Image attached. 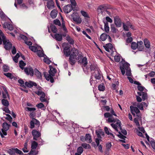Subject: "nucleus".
Returning <instances> with one entry per match:
<instances>
[{
    "instance_id": "4468645a",
    "label": "nucleus",
    "mask_w": 155,
    "mask_h": 155,
    "mask_svg": "<svg viewBox=\"0 0 155 155\" xmlns=\"http://www.w3.org/2000/svg\"><path fill=\"white\" fill-rule=\"evenodd\" d=\"M71 52L70 55L69 56H72L73 57H77L78 54V51L77 49L73 48H72L71 50Z\"/></svg>"
},
{
    "instance_id": "9d476101",
    "label": "nucleus",
    "mask_w": 155,
    "mask_h": 155,
    "mask_svg": "<svg viewBox=\"0 0 155 155\" xmlns=\"http://www.w3.org/2000/svg\"><path fill=\"white\" fill-rule=\"evenodd\" d=\"M33 136V139L37 140V138H38L41 136V133L38 131L35 130H33L31 132Z\"/></svg>"
},
{
    "instance_id": "c756f323",
    "label": "nucleus",
    "mask_w": 155,
    "mask_h": 155,
    "mask_svg": "<svg viewBox=\"0 0 155 155\" xmlns=\"http://www.w3.org/2000/svg\"><path fill=\"white\" fill-rule=\"evenodd\" d=\"M107 7L106 6V5L105 4H103L99 6L98 8H97V10L99 11V10H107Z\"/></svg>"
},
{
    "instance_id": "1a4fd4ad",
    "label": "nucleus",
    "mask_w": 155,
    "mask_h": 155,
    "mask_svg": "<svg viewBox=\"0 0 155 155\" xmlns=\"http://www.w3.org/2000/svg\"><path fill=\"white\" fill-rule=\"evenodd\" d=\"M24 71L25 73L27 75H30L31 76H32L34 75V70L31 67L25 68L24 69Z\"/></svg>"
},
{
    "instance_id": "de8ad7c7",
    "label": "nucleus",
    "mask_w": 155,
    "mask_h": 155,
    "mask_svg": "<svg viewBox=\"0 0 155 155\" xmlns=\"http://www.w3.org/2000/svg\"><path fill=\"white\" fill-rule=\"evenodd\" d=\"M29 48L32 51H34V52H36L38 50L37 48L35 46H29Z\"/></svg>"
},
{
    "instance_id": "39448f33",
    "label": "nucleus",
    "mask_w": 155,
    "mask_h": 155,
    "mask_svg": "<svg viewBox=\"0 0 155 155\" xmlns=\"http://www.w3.org/2000/svg\"><path fill=\"white\" fill-rule=\"evenodd\" d=\"M100 71L99 69H98L95 71L93 72H92V75L91 76L90 80L91 85L92 84V83L93 81L92 79V76H94L96 79L100 80L101 79V75L100 73Z\"/></svg>"
},
{
    "instance_id": "6ab92c4d",
    "label": "nucleus",
    "mask_w": 155,
    "mask_h": 155,
    "mask_svg": "<svg viewBox=\"0 0 155 155\" xmlns=\"http://www.w3.org/2000/svg\"><path fill=\"white\" fill-rule=\"evenodd\" d=\"M137 45V48L139 51H142L143 49V43L142 41H138Z\"/></svg>"
},
{
    "instance_id": "7c9ffc66",
    "label": "nucleus",
    "mask_w": 155,
    "mask_h": 155,
    "mask_svg": "<svg viewBox=\"0 0 155 155\" xmlns=\"http://www.w3.org/2000/svg\"><path fill=\"white\" fill-rule=\"evenodd\" d=\"M66 39L70 44L73 45L74 44V40L69 35H68L66 36Z\"/></svg>"
},
{
    "instance_id": "423d86ee",
    "label": "nucleus",
    "mask_w": 155,
    "mask_h": 155,
    "mask_svg": "<svg viewBox=\"0 0 155 155\" xmlns=\"http://www.w3.org/2000/svg\"><path fill=\"white\" fill-rule=\"evenodd\" d=\"M64 46L63 52L64 55L66 57L69 56L71 53L70 46L68 43H64L63 44Z\"/></svg>"
},
{
    "instance_id": "c9c22d12",
    "label": "nucleus",
    "mask_w": 155,
    "mask_h": 155,
    "mask_svg": "<svg viewBox=\"0 0 155 155\" xmlns=\"http://www.w3.org/2000/svg\"><path fill=\"white\" fill-rule=\"evenodd\" d=\"M45 93H43V94L41 95V96L40 97V100L42 102H46L47 101L46 99L45 98Z\"/></svg>"
},
{
    "instance_id": "e433bc0d",
    "label": "nucleus",
    "mask_w": 155,
    "mask_h": 155,
    "mask_svg": "<svg viewBox=\"0 0 155 155\" xmlns=\"http://www.w3.org/2000/svg\"><path fill=\"white\" fill-rule=\"evenodd\" d=\"M51 28L53 32L56 33L57 32V29L55 25H51Z\"/></svg>"
},
{
    "instance_id": "c85d7f7f",
    "label": "nucleus",
    "mask_w": 155,
    "mask_h": 155,
    "mask_svg": "<svg viewBox=\"0 0 155 155\" xmlns=\"http://www.w3.org/2000/svg\"><path fill=\"white\" fill-rule=\"evenodd\" d=\"M57 15V11L55 10H53L51 12L50 15L53 18H55Z\"/></svg>"
},
{
    "instance_id": "3c124183",
    "label": "nucleus",
    "mask_w": 155,
    "mask_h": 155,
    "mask_svg": "<svg viewBox=\"0 0 155 155\" xmlns=\"http://www.w3.org/2000/svg\"><path fill=\"white\" fill-rule=\"evenodd\" d=\"M15 153L18 154L20 155H22L23 154L22 152L17 148H14Z\"/></svg>"
},
{
    "instance_id": "ea45409f",
    "label": "nucleus",
    "mask_w": 155,
    "mask_h": 155,
    "mask_svg": "<svg viewBox=\"0 0 155 155\" xmlns=\"http://www.w3.org/2000/svg\"><path fill=\"white\" fill-rule=\"evenodd\" d=\"M81 146L85 149H90L91 148L90 145L86 143L82 144Z\"/></svg>"
},
{
    "instance_id": "9b49d317",
    "label": "nucleus",
    "mask_w": 155,
    "mask_h": 155,
    "mask_svg": "<svg viewBox=\"0 0 155 155\" xmlns=\"http://www.w3.org/2000/svg\"><path fill=\"white\" fill-rule=\"evenodd\" d=\"M114 22L117 27H121V21L119 16H117L114 17Z\"/></svg>"
},
{
    "instance_id": "09e8293b",
    "label": "nucleus",
    "mask_w": 155,
    "mask_h": 155,
    "mask_svg": "<svg viewBox=\"0 0 155 155\" xmlns=\"http://www.w3.org/2000/svg\"><path fill=\"white\" fill-rule=\"evenodd\" d=\"M6 15L4 12L1 9H0V17H1L2 19H4Z\"/></svg>"
},
{
    "instance_id": "58836bf2",
    "label": "nucleus",
    "mask_w": 155,
    "mask_h": 155,
    "mask_svg": "<svg viewBox=\"0 0 155 155\" xmlns=\"http://www.w3.org/2000/svg\"><path fill=\"white\" fill-rule=\"evenodd\" d=\"M107 121L108 123H115L116 121V119H114L112 117H111L108 118Z\"/></svg>"
},
{
    "instance_id": "6e6552de",
    "label": "nucleus",
    "mask_w": 155,
    "mask_h": 155,
    "mask_svg": "<svg viewBox=\"0 0 155 155\" xmlns=\"http://www.w3.org/2000/svg\"><path fill=\"white\" fill-rule=\"evenodd\" d=\"M3 41L4 45H5V49L7 50H10L12 46V43L8 41H7L6 38L3 40Z\"/></svg>"
},
{
    "instance_id": "aec40b11",
    "label": "nucleus",
    "mask_w": 155,
    "mask_h": 155,
    "mask_svg": "<svg viewBox=\"0 0 155 155\" xmlns=\"http://www.w3.org/2000/svg\"><path fill=\"white\" fill-rule=\"evenodd\" d=\"M96 133L97 136V137L98 138L100 139L102 138L101 137V136H104V134L103 131L101 129H100L98 130H96Z\"/></svg>"
},
{
    "instance_id": "13d9d810",
    "label": "nucleus",
    "mask_w": 155,
    "mask_h": 155,
    "mask_svg": "<svg viewBox=\"0 0 155 155\" xmlns=\"http://www.w3.org/2000/svg\"><path fill=\"white\" fill-rule=\"evenodd\" d=\"M37 52V54L38 55L39 57H43L44 55V54L42 51L40 50H38L36 51Z\"/></svg>"
},
{
    "instance_id": "052dcab7",
    "label": "nucleus",
    "mask_w": 155,
    "mask_h": 155,
    "mask_svg": "<svg viewBox=\"0 0 155 155\" xmlns=\"http://www.w3.org/2000/svg\"><path fill=\"white\" fill-rule=\"evenodd\" d=\"M104 117L105 118H109L110 117H112V114L109 112H106L104 114Z\"/></svg>"
},
{
    "instance_id": "0eeeda50",
    "label": "nucleus",
    "mask_w": 155,
    "mask_h": 155,
    "mask_svg": "<svg viewBox=\"0 0 155 155\" xmlns=\"http://www.w3.org/2000/svg\"><path fill=\"white\" fill-rule=\"evenodd\" d=\"M73 20L75 21L77 24H80L82 20L77 13H73L71 15Z\"/></svg>"
},
{
    "instance_id": "69168bd1",
    "label": "nucleus",
    "mask_w": 155,
    "mask_h": 155,
    "mask_svg": "<svg viewBox=\"0 0 155 155\" xmlns=\"http://www.w3.org/2000/svg\"><path fill=\"white\" fill-rule=\"evenodd\" d=\"M110 125L117 132L118 131L117 127L116 124H114L112 123Z\"/></svg>"
},
{
    "instance_id": "f3484780",
    "label": "nucleus",
    "mask_w": 155,
    "mask_h": 155,
    "mask_svg": "<svg viewBox=\"0 0 155 155\" xmlns=\"http://www.w3.org/2000/svg\"><path fill=\"white\" fill-rule=\"evenodd\" d=\"M77 60V57L70 56L69 61L72 65H74L76 62Z\"/></svg>"
},
{
    "instance_id": "cd10ccee",
    "label": "nucleus",
    "mask_w": 155,
    "mask_h": 155,
    "mask_svg": "<svg viewBox=\"0 0 155 155\" xmlns=\"http://www.w3.org/2000/svg\"><path fill=\"white\" fill-rule=\"evenodd\" d=\"M104 30L107 33L109 32V28L108 26V23L107 22H105L104 21Z\"/></svg>"
},
{
    "instance_id": "338daca9",
    "label": "nucleus",
    "mask_w": 155,
    "mask_h": 155,
    "mask_svg": "<svg viewBox=\"0 0 155 155\" xmlns=\"http://www.w3.org/2000/svg\"><path fill=\"white\" fill-rule=\"evenodd\" d=\"M3 110L7 113L11 114V111L9 110L8 108V107H5L3 109Z\"/></svg>"
},
{
    "instance_id": "2f4dec72",
    "label": "nucleus",
    "mask_w": 155,
    "mask_h": 155,
    "mask_svg": "<svg viewBox=\"0 0 155 155\" xmlns=\"http://www.w3.org/2000/svg\"><path fill=\"white\" fill-rule=\"evenodd\" d=\"M144 43L145 46L147 48H149L150 46V41L146 38L144 40Z\"/></svg>"
},
{
    "instance_id": "864d4df0",
    "label": "nucleus",
    "mask_w": 155,
    "mask_h": 155,
    "mask_svg": "<svg viewBox=\"0 0 155 155\" xmlns=\"http://www.w3.org/2000/svg\"><path fill=\"white\" fill-rule=\"evenodd\" d=\"M18 82L21 84V86L24 87H25V85H24V81L21 79H20L18 81Z\"/></svg>"
},
{
    "instance_id": "c03bdc74",
    "label": "nucleus",
    "mask_w": 155,
    "mask_h": 155,
    "mask_svg": "<svg viewBox=\"0 0 155 155\" xmlns=\"http://www.w3.org/2000/svg\"><path fill=\"white\" fill-rule=\"evenodd\" d=\"M81 13L82 15L84 17L87 18H89L88 14L86 12L83 10H81Z\"/></svg>"
},
{
    "instance_id": "72a5a7b5",
    "label": "nucleus",
    "mask_w": 155,
    "mask_h": 155,
    "mask_svg": "<svg viewBox=\"0 0 155 155\" xmlns=\"http://www.w3.org/2000/svg\"><path fill=\"white\" fill-rule=\"evenodd\" d=\"M7 152L9 153L10 155H15L14 148H12L11 149H9L7 151Z\"/></svg>"
},
{
    "instance_id": "a211bd4d",
    "label": "nucleus",
    "mask_w": 155,
    "mask_h": 155,
    "mask_svg": "<svg viewBox=\"0 0 155 155\" xmlns=\"http://www.w3.org/2000/svg\"><path fill=\"white\" fill-rule=\"evenodd\" d=\"M47 3V6L49 9H52L54 7V2L52 0H48Z\"/></svg>"
},
{
    "instance_id": "393cba45",
    "label": "nucleus",
    "mask_w": 155,
    "mask_h": 155,
    "mask_svg": "<svg viewBox=\"0 0 155 155\" xmlns=\"http://www.w3.org/2000/svg\"><path fill=\"white\" fill-rule=\"evenodd\" d=\"M35 74L37 77V78L39 79H41L42 77V75L41 73L36 68L34 70Z\"/></svg>"
},
{
    "instance_id": "7ed1b4c3",
    "label": "nucleus",
    "mask_w": 155,
    "mask_h": 155,
    "mask_svg": "<svg viewBox=\"0 0 155 155\" xmlns=\"http://www.w3.org/2000/svg\"><path fill=\"white\" fill-rule=\"evenodd\" d=\"M141 85H138L137 88L138 90L140 91V92H138L137 94L139 96H142V98L143 101H144L147 98V95L146 92L144 91H143L145 89V87Z\"/></svg>"
},
{
    "instance_id": "8fccbe9b",
    "label": "nucleus",
    "mask_w": 155,
    "mask_h": 155,
    "mask_svg": "<svg viewBox=\"0 0 155 155\" xmlns=\"http://www.w3.org/2000/svg\"><path fill=\"white\" fill-rule=\"evenodd\" d=\"M53 23L55 25H58L59 26H60L61 25L60 21L58 19H56L54 20L53 21Z\"/></svg>"
},
{
    "instance_id": "5fc2aeb1",
    "label": "nucleus",
    "mask_w": 155,
    "mask_h": 155,
    "mask_svg": "<svg viewBox=\"0 0 155 155\" xmlns=\"http://www.w3.org/2000/svg\"><path fill=\"white\" fill-rule=\"evenodd\" d=\"M32 120L34 122L35 125H37L38 127L39 126L40 122L38 120L35 118H33Z\"/></svg>"
},
{
    "instance_id": "a878e982",
    "label": "nucleus",
    "mask_w": 155,
    "mask_h": 155,
    "mask_svg": "<svg viewBox=\"0 0 155 155\" xmlns=\"http://www.w3.org/2000/svg\"><path fill=\"white\" fill-rule=\"evenodd\" d=\"M10 126V124H8L6 122H4L2 125L3 129L5 131H7L8 130Z\"/></svg>"
},
{
    "instance_id": "4d7b16f0",
    "label": "nucleus",
    "mask_w": 155,
    "mask_h": 155,
    "mask_svg": "<svg viewBox=\"0 0 155 155\" xmlns=\"http://www.w3.org/2000/svg\"><path fill=\"white\" fill-rule=\"evenodd\" d=\"M98 90L101 91H103L105 90V87L104 86L100 84L98 87Z\"/></svg>"
},
{
    "instance_id": "f8f14e48",
    "label": "nucleus",
    "mask_w": 155,
    "mask_h": 155,
    "mask_svg": "<svg viewBox=\"0 0 155 155\" xmlns=\"http://www.w3.org/2000/svg\"><path fill=\"white\" fill-rule=\"evenodd\" d=\"M78 62L82 64V67H86L87 64V58L86 57H84L80 61L79 60V61H78Z\"/></svg>"
},
{
    "instance_id": "2eb2a0df",
    "label": "nucleus",
    "mask_w": 155,
    "mask_h": 155,
    "mask_svg": "<svg viewBox=\"0 0 155 155\" xmlns=\"http://www.w3.org/2000/svg\"><path fill=\"white\" fill-rule=\"evenodd\" d=\"M3 27L4 28H7L10 31L12 30L13 29V27L12 25L11 24H8L7 22H5L3 24Z\"/></svg>"
},
{
    "instance_id": "6e6d98bb",
    "label": "nucleus",
    "mask_w": 155,
    "mask_h": 155,
    "mask_svg": "<svg viewBox=\"0 0 155 155\" xmlns=\"http://www.w3.org/2000/svg\"><path fill=\"white\" fill-rule=\"evenodd\" d=\"M133 38L131 37H128L126 40V45H128V43H130L132 41Z\"/></svg>"
},
{
    "instance_id": "bf43d9fd",
    "label": "nucleus",
    "mask_w": 155,
    "mask_h": 155,
    "mask_svg": "<svg viewBox=\"0 0 155 155\" xmlns=\"http://www.w3.org/2000/svg\"><path fill=\"white\" fill-rule=\"evenodd\" d=\"M119 133V134H118L117 136L120 138L122 139L123 140H125V138H126V137L123 135L120 132H118Z\"/></svg>"
},
{
    "instance_id": "603ef678",
    "label": "nucleus",
    "mask_w": 155,
    "mask_h": 155,
    "mask_svg": "<svg viewBox=\"0 0 155 155\" xmlns=\"http://www.w3.org/2000/svg\"><path fill=\"white\" fill-rule=\"evenodd\" d=\"M137 108L141 110H143V104L142 103H138L137 105Z\"/></svg>"
},
{
    "instance_id": "f03ea898",
    "label": "nucleus",
    "mask_w": 155,
    "mask_h": 155,
    "mask_svg": "<svg viewBox=\"0 0 155 155\" xmlns=\"http://www.w3.org/2000/svg\"><path fill=\"white\" fill-rule=\"evenodd\" d=\"M130 64L127 63H124L122 67L120 68L122 74L124 75L125 73V70L126 72V75L127 76H130L131 75V70L130 68Z\"/></svg>"
},
{
    "instance_id": "f704fd0d",
    "label": "nucleus",
    "mask_w": 155,
    "mask_h": 155,
    "mask_svg": "<svg viewBox=\"0 0 155 155\" xmlns=\"http://www.w3.org/2000/svg\"><path fill=\"white\" fill-rule=\"evenodd\" d=\"M38 144L35 141H33L31 143V148L32 149H35L38 146Z\"/></svg>"
},
{
    "instance_id": "473e14b6",
    "label": "nucleus",
    "mask_w": 155,
    "mask_h": 155,
    "mask_svg": "<svg viewBox=\"0 0 155 155\" xmlns=\"http://www.w3.org/2000/svg\"><path fill=\"white\" fill-rule=\"evenodd\" d=\"M2 104L8 107L9 105V103L8 101L6 99H3L2 100Z\"/></svg>"
},
{
    "instance_id": "dca6fc26",
    "label": "nucleus",
    "mask_w": 155,
    "mask_h": 155,
    "mask_svg": "<svg viewBox=\"0 0 155 155\" xmlns=\"http://www.w3.org/2000/svg\"><path fill=\"white\" fill-rule=\"evenodd\" d=\"M25 86L27 87H28L31 88L33 86H37V84L34 82L29 81V82H26L25 83Z\"/></svg>"
},
{
    "instance_id": "a19ab883",
    "label": "nucleus",
    "mask_w": 155,
    "mask_h": 155,
    "mask_svg": "<svg viewBox=\"0 0 155 155\" xmlns=\"http://www.w3.org/2000/svg\"><path fill=\"white\" fill-rule=\"evenodd\" d=\"M38 154V152L35 149H31L29 154L30 155H36Z\"/></svg>"
},
{
    "instance_id": "49530a36",
    "label": "nucleus",
    "mask_w": 155,
    "mask_h": 155,
    "mask_svg": "<svg viewBox=\"0 0 155 155\" xmlns=\"http://www.w3.org/2000/svg\"><path fill=\"white\" fill-rule=\"evenodd\" d=\"M2 133L0 131V134L1 137L2 138H3L4 137L3 135H6L7 134V133L6 132V131H5V130H3V129H2Z\"/></svg>"
},
{
    "instance_id": "e2e57ef3",
    "label": "nucleus",
    "mask_w": 155,
    "mask_h": 155,
    "mask_svg": "<svg viewBox=\"0 0 155 155\" xmlns=\"http://www.w3.org/2000/svg\"><path fill=\"white\" fill-rule=\"evenodd\" d=\"M3 69L4 72H8L9 70V67L8 66L4 65L3 66Z\"/></svg>"
},
{
    "instance_id": "5701e85b",
    "label": "nucleus",
    "mask_w": 155,
    "mask_h": 155,
    "mask_svg": "<svg viewBox=\"0 0 155 155\" xmlns=\"http://www.w3.org/2000/svg\"><path fill=\"white\" fill-rule=\"evenodd\" d=\"M90 69L91 71H95L99 69L97 66L96 64H92L90 65Z\"/></svg>"
},
{
    "instance_id": "79ce46f5",
    "label": "nucleus",
    "mask_w": 155,
    "mask_h": 155,
    "mask_svg": "<svg viewBox=\"0 0 155 155\" xmlns=\"http://www.w3.org/2000/svg\"><path fill=\"white\" fill-rule=\"evenodd\" d=\"M131 48L133 50H135L137 48V43L135 42H132L131 43Z\"/></svg>"
},
{
    "instance_id": "4be33fe9",
    "label": "nucleus",
    "mask_w": 155,
    "mask_h": 155,
    "mask_svg": "<svg viewBox=\"0 0 155 155\" xmlns=\"http://www.w3.org/2000/svg\"><path fill=\"white\" fill-rule=\"evenodd\" d=\"M54 38L58 41H61L62 40V35L61 34L56 33L54 35Z\"/></svg>"
},
{
    "instance_id": "680f3d73",
    "label": "nucleus",
    "mask_w": 155,
    "mask_h": 155,
    "mask_svg": "<svg viewBox=\"0 0 155 155\" xmlns=\"http://www.w3.org/2000/svg\"><path fill=\"white\" fill-rule=\"evenodd\" d=\"M4 75L10 79H12V75L11 73H4Z\"/></svg>"
},
{
    "instance_id": "b1692460",
    "label": "nucleus",
    "mask_w": 155,
    "mask_h": 155,
    "mask_svg": "<svg viewBox=\"0 0 155 155\" xmlns=\"http://www.w3.org/2000/svg\"><path fill=\"white\" fill-rule=\"evenodd\" d=\"M130 108L131 111H134L137 114H138L140 113V111L138 108L136 107L131 106L130 107Z\"/></svg>"
},
{
    "instance_id": "37998d69",
    "label": "nucleus",
    "mask_w": 155,
    "mask_h": 155,
    "mask_svg": "<svg viewBox=\"0 0 155 155\" xmlns=\"http://www.w3.org/2000/svg\"><path fill=\"white\" fill-rule=\"evenodd\" d=\"M104 130L105 133L107 135H111L113 137H114V135L111 133H110L108 130V128L107 127H105L104 128Z\"/></svg>"
},
{
    "instance_id": "412c9836",
    "label": "nucleus",
    "mask_w": 155,
    "mask_h": 155,
    "mask_svg": "<svg viewBox=\"0 0 155 155\" xmlns=\"http://www.w3.org/2000/svg\"><path fill=\"white\" fill-rule=\"evenodd\" d=\"M85 137V141L88 143H91L92 141L91 136L89 134H86Z\"/></svg>"
},
{
    "instance_id": "0e129e2a",
    "label": "nucleus",
    "mask_w": 155,
    "mask_h": 155,
    "mask_svg": "<svg viewBox=\"0 0 155 155\" xmlns=\"http://www.w3.org/2000/svg\"><path fill=\"white\" fill-rule=\"evenodd\" d=\"M6 116H7V117H6L5 119L6 120L9 121L10 122H11L12 121V118L11 116L8 114H6Z\"/></svg>"
},
{
    "instance_id": "a18cd8bd",
    "label": "nucleus",
    "mask_w": 155,
    "mask_h": 155,
    "mask_svg": "<svg viewBox=\"0 0 155 155\" xmlns=\"http://www.w3.org/2000/svg\"><path fill=\"white\" fill-rule=\"evenodd\" d=\"M77 153L81 154L83 151V148L82 147H79L77 149Z\"/></svg>"
},
{
    "instance_id": "774afa93",
    "label": "nucleus",
    "mask_w": 155,
    "mask_h": 155,
    "mask_svg": "<svg viewBox=\"0 0 155 155\" xmlns=\"http://www.w3.org/2000/svg\"><path fill=\"white\" fill-rule=\"evenodd\" d=\"M115 61L117 62H119L120 60V57L119 56H115L114 57Z\"/></svg>"
},
{
    "instance_id": "ddd939ff",
    "label": "nucleus",
    "mask_w": 155,
    "mask_h": 155,
    "mask_svg": "<svg viewBox=\"0 0 155 155\" xmlns=\"http://www.w3.org/2000/svg\"><path fill=\"white\" fill-rule=\"evenodd\" d=\"M106 51L108 52H110V50L112 51L113 49V46L111 44L109 43L103 46Z\"/></svg>"
},
{
    "instance_id": "4c0bfd02",
    "label": "nucleus",
    "mask_w": 155,
    "mask_h": 155,
    "mask_svg": "<svg viewBox=\"0 0 155 155\" xmlns=\"http://www.w3.org/2000/svg\"><path fill=\"white\" fill-rule=\"evenodd\" d=\"M111 31L112 32L114 33H116L118 31L117 29H116L115 26L113 24L111 25Z\"/></svg>"
},
{
    "instance_id": "20e7f679",
    "label": "nucleus",
    "mask_w": 155,
    "mask_h": 155,
    "mask_svg": "<svg viewBox=\"0 0 155 155\" xmlns=\"http://www.w3.org/2000/svg\"><path fill=\"white\" fill-rule=\"evenodd\" d=\"M63 10L65 13H68L71 12L72 10L74 11L78 10V7H72L71 4H68L64 6Z\"/></svg>"
},
{
    "instance_id": "f257e3e1",
    "label": "nucleus",
    "mask_w": 155,
    "mask_h": 155,
    "mask_svg": "<svg viewBox=\"0 0 155 155\" xmlns=\"http://www.w3.org/2000/svg\"><path fill=\"white\" fill-rule=\"evenodd\" d=\"M57 71L56 69L52 66H50V70L48 71L49 74L47 72H44V74L45 78L48 81H50L51 83L54 82L53 77L55 76Z\"/></svg>"
},
{
    "instance_id": "bb28decb",
    "label": "nucleus",
    "mask_w": 155,
    "mask_h": 155,
    "mask_svg": "<svg viewBox=\"0 0 155 155\" xmlns=\"http://www.w3.org/2000/svg\"><path fill=\"white\" fill-rule=\"evenodd\" d=\"M108 37V35L105 33L102 34L100 36V40L102 41H104Z\"/></svg>"
}]
</instances>
